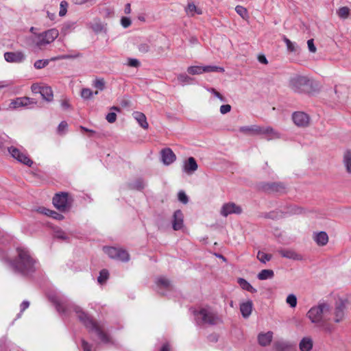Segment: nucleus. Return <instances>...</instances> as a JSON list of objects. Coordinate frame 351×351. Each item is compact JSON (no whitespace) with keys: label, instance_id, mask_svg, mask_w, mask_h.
<instances>
[{"label":"nucleus","instance_id":"59","mask_svg":"<svg viewBox=\"0 0 351 351\" xmlns=\"http://www.w3.org/2000/svg\"><path fill=\"white\" fill-rule=\"evenodd\" d=\"M55 236L58 239H63V240H66L68 238L67 234L64 231H62L61 230H57L55 233Z\"/></svg>","mask_w":351,"mask_h":351},{"label":"nucleus","instance_id":"60","mask_svg":"<svg viewBox=\"0 0 351 351\" xmlns=\"http://www.w3.org/2000/svg\"><path fill=\"white\" fill-rule=\"evenodd\" d=\"M43 88V86H40L39 84H34L32 85V90L33 93H41V90Z\"/></svg>","mask_w":351,"mask_h":351},{"label":"nucleus","instance_id":"32","mask_svg":"<svg viewBox=\"0 0 351 351\" xmlns=\"http://www.w3.org/2000/svg\"><path fill=\"white\" fill-rule=\"evenodd\" d=\"M237 282L243 290L247 291L250 293H256L257 290L254 288L246 280L242 278H239L237 280Z\"/></svg>","mask_w":351,"mask_h":351},{"label":"nucleus","instance_id":"14","mask_svg":"<svg viewBox=\"0 0 351 351\" xmlns=\"http://www.w3.org/2000/svg\"><path fill=\"white\" fill-rule=\"evenodd\" d=\"M260 135L264 136L267 141L278 139L281 137L280 133L270 126H261Z\"/></svg>","mask_w":351,"mask_h":351},{"label":"nucleus","instance_id":"57","mask_svg":"<svg viewBox=\"0 0 351 351\" xmlns=\"http://www.w3.org/2000/svg\"><path fill=\"white\" fill-rule=\"evenodd\" d=\"M131 23V20L128 17L123 16L121 19V24L124 28H127L130 26Z\"/></svg>","mask_w":351,"mask_h":351},{"label":"nucleus","instance_id":"36","mask_svg":"<svg viewBox=\"0 0 351 351\" xmlns=\"http://www.w3.org/2000/svg\"><path fill=\"white\" fill-rule=\"evenodd\" d=\"M178 81L182 86L193 84V79L186 74L182 73L178 75Z\"/></svg>","mask_w":351,"mask_h":351},{"label":"nucleus","instance_id":"16","mask_svg":"<svg viewBox=\"0 0 351 351\" xmlns=\"http://www.w3.org/2000/svg\"><path fill=\"white\" fill-rule=\"evenodd\" d=\"M184 226V215L180 210H177L173 215L172 228L174 230H180Z\"/></svg>","mask_w":351,"mask_h":351},{"label":"nucleus","instance_id":"51","mask_svg":"<svg viewBox=\"0 0 351 351\" xmlns=\"http://www.w3.org/2000/svg\"><path fill=\"white\" fill-rule=\"evenodd\" d=\"M178 200L180 202H182V204H186L188 203V202H189L188 196L184 191H180L178 193Z\"/></svg>","mask_w":351,"mask_h":351},{"label":"nucleus","instance_id":"18","mask_svg":"<svg viewBox=\"0 0 351 351\" xmlns=\"http://www.w3.org/2000/svg\"><path fill=\"white\" fill-rule=\"evenodd\" d=\"M160 154L162 162L166 165H171L176 159L175 154L170 148H165L162 149Z\"/></svg>","mask_w":351,"mask_h":351},{"label":"nucleus","instance_id":"22","mask_svg":"<svg viewBox=\"0 0 351 351\" xmlns=\"http://www.w3.org/2000/svg\"><path fill=\"white\" fill-rule=\"evenodd\" d=\"M335 94L338 98V102L343 104L348 99V89L343 86H336L335 88Z\"/></svg>","mask_w":351,"mask_h":351},{"label":"nucleus","instance_id":"43","mask_svg":"<svg viewBox=\"0 0 351 351\" xmlns=\"http://www.w3.org/2000/svg\"><path fill=\"white\" fill-rule=\"evenodd\" d=\"M257 258L263 263H266L271 258V255L259 251L257 254Z\"/></svg>","mask_w":351,"mask_h":351},{"label":"nucleus","instance_id":"2","mask_svg":"<svg viewBox=\"0 0 351 351\" xmlns=\"http://www.w3.org/2000/svg\"><path fill=\"white\" fill-rule=\"evenodd\" d=\"M16 254L13 259H8L10 267L16 273L28 276L39 268V263L25 247H17Z\"/></svg>","mask_w":351,"mask_h":351},{"label":"nucleus","instance_id":"20","mask_svg":"<svg viewBox=\"0 0 351 351\" xmlns=\"http://www.w3.org/2000/svg\"><path fill=\"white\" fill-rule=\"evenodd\" d=\"M32 104L31 99L29 97H18L12 100L9 104V109H16L20 107L27 106Z\"/></svg>","mask_w":351,"mask_h":351},{"label":"nucleus","instance_id":"35","mask_svg":"<svg viewBox=\"0 0 351 351\" xmlns=\"http://www.w3.org/2000/svg\"><path fill=\"white\" fill-rule=\"evenodd\" d=\"M274 273L271 269H263L257 276V278L261 280L271 279L274 277Z\"/></svg>","mask_w":351,"mask_h":351},{"label":"nucleus","instance_id":"61","mask_svg":"<svg viewBox=\"0 0 351 351\" xmlns=\"http://www.w3.org/2000/svg\"><path fill=\"white\" fill-rule=\"evenodd\" d=\"M91 347V345L88 342L84 339L82 340V348L83 351H92Z\"/></svg>","mask_w":351,"mask_h":351},{"label":"nucleus","instance_id":"33","mask_svg":"<svg viewBox=\"0 0 351 351\" xmlns=\"http://www.w3.org/2000/svg\"><path fill=\"white\" fill-rule=\"evenodd\" d=\"M38 210L40 213H43L48 216H51L52 218L58 220H62L64 219V216L62 214L58 213L56 211L51 210L45 208H40Z\"/></svg>","mask_w":351,"mask_h":351},{"label":"nucleus","instance_id":"12","mask_svg":"<svg viewBox=\"0 0 351 351\" xmlns=\"http://www.w3.org/2000/svg\"><path fill=\"white\" fill-rule=\"evenodd\" d=\"M292 119L293 123L298 126L301 128L307 127L309 124V116L304 112H295L292 114Z\"/></svg>","mask_w":351,"mask_h":351},{"label":"nucleus","instance_id":"46","mask_svg":"<svg viewBox=\"0 0 351 351\" xmlns=\"http://www.w3.org/2000/svg\"><path fill=\"white\" fill-rule=\"evenodd\" d=\"M329 317L324 321L322 324H319L317 326L322 328L325 332L331 333L333 330V326L328 323V320Z\"/></svg>","mask_w":351,"mask_h":351},{"label":"nucleus","instance_id":"53","mask_svg":"<svg viewBox=\"0 0 351 351\" xmlns=\"http://www.w3.org/2000/svg\"><path fill=\"white\" fill-rule=\"evenodd\" d=\"M235 10L242 18H244L247 15V10L241 5L236 6Z\"/></svg>","mask_w":351,"mask_h":351},{"label":"nucleus","instance_id":"37","mask_svg":"<svg viewBox=\"0 0 351 351\" xmlns=\"http://www.w3.org/2000/svg\"><path fill=\"white\" fill-rule=\"evenodd\" d=\"M187 72L191 75H199L204 73V66H191L187 68Z\"/></svg>","mask_w":351,"mask_h":351},{"label":"nucleus","instance_id":"39","mask_svg":"<svg viewBox=\"0 0 351 351\" xmlns=\"http://www.w3.org/2000/svg\"><path fill=\"white\" fill-rule=\"evenodd\" d=\"M284 42L285 43L287 50L289 52L298 51V47L295 43L291 42L289 38L286 37L284 38Z\"/></svg>","mask_w":351,"mask_h":351},{"label":"nucleus","instance_id":"11","mask_svg":"<svg viewBox=\"0 0 351 351\" xmlns=\"http://www.w3.org/2000/svg\"><path fill=\"white\" fill-rule=\"evenodd\" d=\"M3 56L5 60L10 63L21 64L26 60V55L22 51L5 52Z\"/></svg>","mask_w":351,"mask_h":351},{"label":"nucleus","instance_id":"47","mask_svg":"<svg viewBox=\"0 0 351 351\" xmlns=\"http://www.w3.org/2000/svg\"><path fill=\"white\" fill-rule=\"evenodd\" d=\"M283 214H284V213L280 212V211H271V212H269V213L265 214V217L266 218L276 219L282 217L283 216Z\"/></svg>","mask_w":351,"mask_h":351},{"label":"nucleus","instance_id":"31","mask_svg":"<svg viewBox=\"0 0 351 351\" xmlns=\"http://www.w3.org/2000/svg\"><path fill=\"white\" fill-rule=\"evenodd\" d=\"M43 99L48 102H50L53 99L52 89L50 86H43L40 93Z\"/></svg>","mask_w":351,"mask_h":351},{"label":"nucleus","instance_id":"38","mask_svg":"<svg viewBox=\"0 0 351 351\" xmlns=\"http://www.w3.org/2000/svg\"><path fill=\"white\" fill-rule=\"evenodd\" d=\"M37 39H38L37 34H34V35H32L31 36H28V37L25 38V44L29 47H32L34 46L37 47Z\"/></svg>","mask_w":351,"mask_h":351},{"label":"nucleus","instance_id":"41","mask_svg":"<svg viewBox=\"0 0 351 351\" xmlns=\"http://www.w3.org/2000/svg\"><path fill=\"white\" fill-rule=\"evenodd\" d=\"M81 56V53L79 52H73L72 53L69 54H63L58 56L55 59L56 60H66V59H75Z\"/></svg>","mask_w":351,"mask_h":351},{"label":"nucleus","instance_id":"42","mask_svg":"<svg viewBox=\"0 0 351 351\" xmlns=\"http://www.w3.org/2000/svg\"><path fill=\"white\" fill-rule=\"evenodd\" d=\"M204 73H210V72H221L223 73L225 71L224 69L221 66H204Z\"/></svg>","mask_w":351,"mask_h":351},{"label":"nucleus","instance_id":"54","mask_svg":"<svg viewBox=\"0 0 351 351\" xmlns=\"http://www.w3.org/2000/svg\"><path fill=\"white\" fill-rule=\"evenodd\" d=\"M140 62L135 58H128V65L131 67L137 68L140 66Z\"/></svg>","mask_w":351,"mask_h":351},{"label":"nucleus","instance_id":"30","mask_svg":"<svg viewBox=\"0 0 351 351\" xmlns=\"http://www.w3.org/2000/svg\"><path fill=\"white\" fill-rule=\"evenodd\" d=\"M133 117L143 128L147 129L148 128L149 125L147 121L146 117L143 113L134 112L133 113Z\"/></svg>","mask_w":351,"mask_h":351},{"label":"nucleus","instance_id":"24","mask_svg":"<svg viewBox=\"0 0 351 351\" xmlns=\"http://www.w3.org/2000/svg\"><path fill=\"white\" fill-rule=\"evenodd\" d=\"M261 126L252 125L250 126H242L239 128V132L252 135H260Z\"/></svg>","mask_w":351,"mask_h":351},{"label":"nucleus","instance_id":"29","mask_svg":"<svg viewBox=\"0 0 351 351\" xmlns=\"http://www.w3.org/2000/svg\"><path fill=\"white\" fill-rule=\"evenodd\" d=\"M313 340L309 337H304L299 343L300 351H310L313 348Z\"/></svg>","mask_w":351,"mask_h":351},{"label":"nucleus","instance_id":"26","mask_svg":"<svg viewBox=\"0 0 351 351\" xmlns=\"http://www.w3.org/2000/svg\"><path fill=\"white\" fill-rule=\"evenodd\" d=\"M253 303L251 300L243 302L240 304V311L243 317L247 318L252 313Z\"/></svg>","mask_w":351,"mask_h":351},{"label":"nucleus","instance_id":"27","mask_svg":"<svg viewBox=\"0 0 351 351\" xmlns=\"http://www.w3.org/2000/svg\"><path fill=\"white\" fill-rule=\"evenodd\" d=\"M263 189L268 192L282 193L285 190V186L281 183H267L263 186Z\"/></svg>","mask_w":351,"mask_h":351},{"label":"nucleus","instance_id":"6","mask_svg":"<svg viewBox=\"0 0 351 351\" xmlns=\"http://www.w3.org/2000/svg\"><path fill=\"white\" fill-rule=\"evenodd\" d=\"M58 30L55 28L48 29L40 34H37V47L38 49H42L46 45L51 43L55 40L56 38H58Z\"/></svg>","mask_w":351,"mask_h":351},{"label":"nucleus","instance_id":"63","mask_svg":"<svg viewBox=\"0 0 351 351\" xmlns=\"http://www.w3.org/2000/svg\"><path fill=\"white\" fill-rule=\"evenodd\" d=\"M68 125L66 123V121H62L60 122V123L59 124L58 127V132L60 133V134H62L64 133V132L65 131V130L66 129Z\"/></svg>","mask_w":351,"mask_h":351},{"label":"nucleus","instance_id":"3","mask_svg":"<svg viewBox=\"0 0 351 351\" xmlns=\"http://www.w3.org/2000/svg\"><path fill=\"white\" fill-rule=\"evenodd\" d=\"M289 87L295 93L309 94L317 90V83L308 76L295 75L290 78Z\"/></svg>","mask_w":351,"mask_h":351},{"label":"nucleus","instance_id":"56","mask_svg":"<svg viewBox=\"0 0 351 351\" xmlns=\"http://www.w3.org/2000/svg\"><path fill=\"white\" fill-rule=\"evenodd\" d=\"M138 49L141 53H147L149 51L150 47L148 43H141L138 45Z\"/></svg>","mask_w":351,"mask_h":351},{"label":"nucleus","instance_id":"28","mask_svg":"<svg viewBox=\"0 0 351 351\" xmlns=\"http://www.w3.org/2000/svg\"><path fill=\"white\" fill-rule=\"evenodd\" d=\"M313 239L316 243L318 245L324 246L327 244L328 242V237L326 232H319L318 233H315Z\"/></svg>","mask_w":351,"mask_h":351},{"label":"nucleus","instance_id":"58","mask_svg":"<svg viewBox=\"0 0 351 351\" xmlns=\"http://www.w3.org/2000/svg\"><path fill=\"white\" fill-rule=\"evenodd\" d=\"M106 119L108 121V122L112 123L115 122V121L117 119V114L115 112H109L106 115Z\"/></svg>","mask_w":351,"mask_h":351},{"label":"nucleus","instance_id":"50","mask_svg":"<svg viewBox=\"0 0 351 351\" xmlns=\"http://www.w3.org/2000/svg\"><path fill=\"white\" fill-rule=\"evenodd\" d=\"M302 209L301 208L297 207L295 206H292L290 207V210L285 212V213H289L290 215H300L302 213Z\"/></svg>","mask_w":351,"mask_h":351},{"label":"nucleus","instance_id":"15","mask_svg":"<svg viewBox=\"0 0 351 351\" xmlns=\"http://www.w3.org/2000/svg\"><path fill=\"white\" fill-rule=\"evenodd\" d=\"M156 283L158 289V291L162 295L166 294V292L163 291V289L165 291H170L173 288L169 280L164 276L158 278Z\"/></svg>","mask_w":351,"mask_h":351},{"label":"nucleus","instance_id":"62","mask_svg":"<svg viewBox=\"0 0 351 351\" xmlns=\"http://www.w3.org/2000/svg\"><path fill=\"white\" fill-rule=\"evenodd\" d=\"M231 110V106L229 104H224L220 107V112L222 114H225Z\"/></svg>","mask_w":351,"mask_h":351},{"label":"nucleus","instance_id":"17","mask_svg":"<svg viewBox=\"0 0 351 351\" xmlns=\"http://www.w3.org/2000/svg\"><path fill=\"white\" fill-rule=\"evenodd\" d=\"M274 351H295V346L287 341H278L274 343Z\"/></svg>","mask_w":351,"mask_h":351},{"label":"nucleus","instance_id":"64","mask_svg":"<svg viewBox=\"0 0 351 351\" xmlns=\"http://www.w3.org/2000/svg\"><path fill=\"white\" fill-rule=\"evenodd\" d=\"M145 184L143 180H138L135 182L134 188H135L138 190H141L145 187Z\"/></svg>","mask_w":351,"mask_h":351},{"label":"nucleus","instance_id":"5","mask_svg":"<svg viewBox=\"0 0 351 351\" xmlns=\"http://www.w3.org/2000/svg\"><path fill=\"white\" fill-rule=\"evenodd\" d=\"M330 311V306L328 303L320 302L318 305L311 308L306 315L311 322L318 326L328 318Z\"/></svg>","mask_w":351,"mask_h":351},{"label":"nucleus","instance_id":"48","mask_svg":"<svg viewBox=\"0 0 351 351\" xmlns=\"http://www.w3.org/2000/svg\"><path fill=\"white\" fill-rule=\"evenodd\" d=\"M49 64L48 60H38L34 62V67L40 69L45 67Z\"/></svg>","mask_w":351,"mask_h":351},{"label":"nucleus","instance_id":"19","mask_svg":"<svg viewBox=\"0 0 351 351\" xmlns=\"http://www.w3.org/2000/svg\"><path fill=\"white\" fill-rule=\"evenodd\" d=\"M197 168V163L193 157H189L184 162L183 171L189 175L193 173Z\"/></svg>","mask_w":351,"mask_h":351},{"label":"nucleus","instance_id":"55","mask_svg":"<svg viewBox=\"0 0 351 351\" xmlns=\"http://www.w3.org/2000/svg\"><path fill=\"white\" fill-rule=\"evenodd\" d=\"M94 86L101 90L104 88L105 83L103 79H97L94 82Z\"/></svg>","mask_w":351,"mask_h":351},{"label":"nucleus","instance_id":"21","mask_svg":"<svg viewBox=\"0 0 351 351\" xmlns=\"http://www.w3.org/2000/svg\"><path fill=\"white\" fill-rule=\"evenodd\" d=\"M280 254L285 258L292 259L294 261H302L303 259V256L297 253L293 250L290 249H284L279 250Z\"/></svg>","mask_w":351,"mask_h":351},{"label":"nucleus","instance_id":"7","mask_svg":"<svg viewBox=\"0 0 351 351\" xmlns=\"http://www.w3.org/2000/svg\"><path fill=\"white\" fill-rule=\"evenodd\" d=\"M72 200L67 193H57L53 198L54 206L61 212L67 211L71 206Z\"/></svg>","mask_w":351,"mask_h":351},{"label":"nucleus","instance_id":"23","mask_svg":"<svg viewBox=\"0 0 351 351\" xmlns=\"http://www.w3.org/2000/svg\"><path fill=\"white\" fill-rule=\"evenodd\" d=\"M342 163L346 171L351 174V149H346L343 153Z\"/></svg>","mask_w":351,"mask_h":351},{"label":"nucleus","instance_id":"34","mask_svg":"<svg viewBox=\"0 0 351 351\" xmlns=\"http://www.w3.org/2000/svg\"><path fill=\"white\" fill-rule=\"evenodd\" d=\"M185 12L189 16H193L195 14H202V11L197 8L193 3H188L185 8Z\"/></svg>","mask_w":351,"mask_h":351},{"label":"nucleus","instance_id":"40","mask_svg":"<svg viewBox=\"0 0 351 351\" xmlns=\"http://www.w3.org/2000/svg\"><path fill=\"white\" fill-rule=\"evenodd\" d=\"M337 14L341 19H348L350 15V9L346 6L341 7L337 11Z\"/></svg>","mask_w":351,"mask_h":351},{"label":"nucleus","instance_id":"49","mask_svg":"<svg viewBox=\"0 0 351 351\" xmlns=\"http://www.w3.org/2000/svg\"><path fill=\"white\" fill-rule=\"evenodd\" d=\"M68 3L66 1H62L60 5V12L59 15L60 16H64L67 11Z\"/></svg>","mask_w":351,"mask_h":351},{"label":"nucleus","instance_id":"8","mask_svg":"<svg viewBox=\"0 0 351 351\" xmlns=\"http://www.w3.org/2000/svg\"><path fill=\"white\" fill-rule=\"evenodd\" d=\"M104 252L111 258L127 262L130 259L129 254L127 251L114 247H104Z\"/></svg>","mask_w":351,"mask_h":351},{"label":"nucleus","instance_id":"45","mask_svg":"<svg viewBox=\"0 0 351 351\" xmlns=\"http://www.w3.org/2000/svg\"><path fill=\"white\" fill-rule=\"evenodd\" d=\"M286 302L290 307L295 308L297 306V297L293 293L289 294L286 298Z\"/></svg>","mask_w":351,"mask_h":351},{"label":"nucleus","instance_id":"13","mask_svg":"<svg viewBox=\"0 0 351 351\" xmlns=\"http://www.w3.org/2000/svg\"><path fill=\"white\" fill-rule=\"evenodd\" d=\"M242 213V208L240 206L237 205L233 202H229L224 204L221 208L220 213L223 217H227L231 214H241Z\"/></svg>","mask_w":351,"mask_h":351},{"label":"nucleus","instance_id":"9","mask_svg":"<svg viewBox=\"0 0 351 351\" xmlns=\"http://www.w3.org/2000/svg\"><path fill=\"white\" fill-rule=\"evenodd\" d=\"M348 304L347 300L342 299H339L336 302L334 311V322L335 323H339L344 319Z\"/></svg>","mask_w":351,"mask_h":351},{"label":"nucleus","instance_id":"4","mask_svg":"<svg viewBox=\"0 0 351 351\" xmlns=\"http://www.w3.org/2000/svg\"><path fill=\"white\" fill-rule=\"evenodd\" d=\"M195 323L198 326L217 325L221 322L218 313L210 306L202 307L193 311Z\"/></svg>","mask_w":351,"mask_h":351},{"label":"nucleus","instance_id":"44","mask_svg":"<svg viewBox=\"0 0 351 351\" xmlns=\"http://www.w3.org/2000/svg\"><path fill=\"white\" fill-rule=\"evenodd\" d=\"M109 273L106 269H102L99 272V276L97 278V281L99 284H104L108 278Z\"/></svg>","mask_w":351,"mask_h":351},{"label":"nucleus","instance_id":"25","mask_svg":"<svg viewBox=\"0 0 351 351\" xmlns=\"http://www.w3.org/2000/svg\"><path fill=\"white\" fill-rule=\"evenodd\" d=\"M273 339V332L268 331L265 333H260L258 336V341L261 346H267L270 344Z\"/></svg>","mask_w":351,"mask_h":351},{"label":"nucleus","instance_id":"10","mask_svg":"<svg viewBox=\"0 0 351 351\" xmlns=\"http://www.w3.org/2000/svg\"><path fill=\"white\" fill-rule=\"evenodd\" d=\"M8 151L10 154V155L19 162L27 165L28 167H31L33 164V161L28 158V156L21 152L18 148L11 146L8 147Z\"/></svg>","mask_w":351,"mask_h":351},{"label":"nucleus","instance_id":"1","mask_svg":"<svg viewBox=\"0 0 351 351\" xmlns=\"http://www.w3.org/2000/svg\"><path fill=\"white\" fill-rule=\"evenodd\" d=\"M49 298L56 305L60 313L69 315L73 311L89 332L95 333L103 343H110V337L105 332L104 326L93 321L80 306L72 303L66 297L60 294H51Z\"/></svg>","mask_w":351,"mask_h":351},{"label":"nucleus","instance_id":"52","mask_svg":"<svg viewBox=\"0 0 351 351\" xmlns=\"http://www.w3.org/2000/svg\"><path fill=\"white\" fill-rule=\"evenodd\" d=\"M93 95V92L90 88H83L81 91V96L84 99H90Z\"/></svg>","mask_w":351,"mask_h":351}]
</instances>
